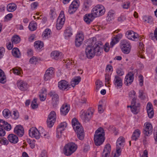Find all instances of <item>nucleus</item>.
I'll return each instance as SVG.
<instances>
[{
  "label": "nucleus",
  "instance_id": "59",
  "mask_svg": "<svg viewBox=\"0 0 157 157\" xmlns=\"http://www.w3.org/2000/svg\"><path fill=\"white\" fill-rule=\"evenodd\" d=\"M110 79V76L109 74H105V80L106 83L109 84V81Z\"/></svg>",
  "mask_w": 157,
  "mask_h": 157
},
{
  "label": "nucleus",
  "instance_id": "44",
  "mask_svg": "<svg viewBox=\"0 0 157 157\" xmlns=\"http://www.w3.org/2000/svg\"><path fill=\"white\" fill-rule=\"evenodd\" d=\"M56 113L54 111H51L49 114L48 119L52 120H56Z\"/></svg>",
  "mask_w": 157,
  "mask_h": 157
},
{
  "label": "nucleus",
  "instance_id": "56",
  "mask_svg": "<svg viewBox=\"0 0 157 157\" xmlns=\"http://www.w3.org/2000/svg\"><path fill=\"white\" fill-rule=\"evenodd\" d=\"M130 3L129 2H124L122 5V7L124 9H128L129 7Z\"/></svg>",
  "mask_w": 157,
  "mask_h": 157
},
{
  "label": "nucleus",
  "instance_id": "10",
  "mask_svg": "<svg viewBox=\"0 0 157 157\" xmlns=\"http://www.w3.org/2000/svg\"><path fill=\"white\" fill-rule=\"evenodd\" d=\"M144 134L147 136H150L152 132L153 127L152 124L146 122L144 124Z\"/></svg>",
  "mask_w": 157,
  "mask_h": 157
},
{
  "label": "nucleus",
  "instance_id": "11",
  "mask_svg": "<svg viewBox=\"0 0 157 157\" xmlns=\"http://www.w3.org/2000/svg\"><path fill=\"white\" fill-rule=\"evenodd\" d=\"M67 124L66 122L61 123L58 125L56 131V137L58 138H60L62 135V132L64 131L67 126Z\"/></svg>",
  "mask_w": 157,
  "mask_h": 157
},
{
  "label": "nucleus",
  "instance_id": "63",
  "mask_svg": "<svg viewBox=\"0 0 157 157\" xmlns=\"http://www.w3.org/2000/svg\"><path fill=\"white\" fill-rule=\"evenodd\" d=\"M6 125H5L3 128H4L7 131L10 130L11 129V125L7 122H6Z\"/></svg>",
  "mask_w": 157,
  "mask_h": 157
},
{
  "label": "nucleus",
  "instance_id": "27",
  "mask_svg": "<svg viewBox=\"0 0 157 157\" xmlns=\"http://www.w3.org/2000/svg\"><path fill=\"white\" fill-rule=\"evenodd\" d=\"M8 138L9 141L13 144H16L18 141V137L16 135L12 134H9Z\"/></svg>",
  "mask_w": 157,
  "mask_h": 157
},
{
  "label": "nucleus",
  "instance_id": "39",
  "mask_svg": "<svg viewBox=\"0 0 157 157\" xmlns=\"http://www.w3.org/2000/svg\"><path fill=\"white\" fill-rule=\"evenodd\" d=\"M10 71V73L12 72L15 75H21L22 70L20 68L15 67L11 70Z\"/></svg>",
  "mask_w": 157,
  "mask_h": 157
},
{
  "label": "nucleus",
  "instance_id": "4",
  "mask_svg": "<svg viewBox=\"0 0 157 157\" xmlns=\"http://www.w3.org/2000/svg\"><path fill=\"white\" fill-rule=\"evenodd\" d=\"M94 110L91 108H89L86 111H81L80 115L81 119L84 122L89 121L93 114Z\"/></svg>",
  "mask_w": 157,
  "mask_h": 157
},
{
  "label": "nucleus",
  "instance_id": "41",
  "mask_svg": "<svg viewBox=\"0 0 157 157\" xmlns=\"http://www.w3.org/2000/svg\"><path fill=\"white\" fill-rule=\"evenodd\" d=\"M143 20L144 22H147L150 24H151L153 21L152 17L150 16H144L143 17Z\"/></svg>",
  "mask_w": 157,
  "mask_h": 157
},
{
  "label": "nucleus",
  "instance_id": "38",
  "mask_svg": "<svg viewBox=\"0 0 157 157\" xmlns=\"http://www.w3.org/2000/svg\"><path fill=\"white\" fill-rule=\"evenodd\" d=\"M136 94L135 92L133 90L131 91L129 93V98H131L132 99V100L131 101V102H132V103H133L134 102L136 101Z\"/></svg>",
  "mask_w": 157,
  "mask_h": 157
},
{
  "label": "nucleus",
  "instance_id": "6",
  "mask_svg": "<svg viewBox=\"0 0 157 157\" xmlns=\"http://www.w3.org/2000/svg\"><path fill=\"white\" fill-rule=\"evenodd\" d=\"M120 47L122 52L124 54H128L131 51V46L129 41L125 40L121 41Z\"/></svg>",
  "mask_w": 157,
  "mask_h": 157
},
{
  "label": "nucleus",
  "instance_id": "51",
  "mask_svg": "<svg viewBox=\"0 0 157 157\" xmlns=\"http://www.w3.org/2000/svg\"><path fill=\"white\" fill-rule=\"evenodd\" d=\"M56 121V120H51L50 119H47V123L48 127L49 128L52 127Z\"/></svg>",
  "mask_w": 157,
  "mask_h": 157
},
{
  "label": "nucleus",
  "instance_id": "29",
  "mask_svg": "<svg viewBox=\"0 0 157 157\" xmlns=\"http://www.w3.org/2000/svg\"><path fill=\"white\" fill-rule=\"evenodd\" d=\"M51 33L52 32L50 29H46L44 31L42 35L43 39L45 40L50 37L51 36Z\"/></svg>",
  "mask_w": 157,
  "mask_h": 157
},
{
  "label": "nucleus",
  "instance_id": "64",
  "mask_svg": "<svg viewBox=\"0 0 157 157\" xmlns=\"http://www.w3.org/2000/svg\"><path fill=\"white\" fill-rule=\"evenodd\" d=\"M150 37L151 38L152 40H154L155 38L157 40V28L155 29L154 31V36H151Z\"/></svg>",
  "mask_w": 157,
  "mask_h": 157
},
{
  "label": "nucleus",
  "instance_id": "7",
  "mask_svg": "<svg viewBox=\"0 0 157 157\" xmlns=\"http://www.w3.org/2000/svg\"><path fill=\"white\" fill-rule=\"evenodd\" d=\"M29 136L32 137H34L37 139H39L40 136H44L46 134L43 133V132H41L40 131H39L36 128L32 127L29 130Z\"/></svg>",
  "mask_w": 157,
  "mask_h": 157
},
{
  "label": "nucleus",
  "instance_id": "17",
  "mask_svg": "<svg viewBox=\"0 0 157 157\" xmlns=\"http://www.w3.org/2000/svg\"><path fill=\"white\" fill-rule=\"evenodd\" d=\"M125 141V139L123 137H119L116 142V149L121 150L124 145Z\"/></svg>",
  "mask_w": 157,
  "mask_h": 157
},
{
  "label": "nucleus",
  "instance_id": "18",
  "mask_svg": "<svg viewBox=\"0 0 157 157\" xmlns=\"http://www.w3.org/2000/svg\"><path fill=\"white\" fill-rule=\"evenodd\" d=\"M133 74L131 72L128 73L126 75L125 78V84L128 86L130 85L133 82Z\"/></svg>",
  "mask_w": 157,
  "mask_h": 157
},
{
  "label": "nucleus",
  "instance_id": "49",
  "mask_svg": "<svg viewBox=\"0 0 157 157\" xmlns=\"http://www.w3.org/2000/svg\"><path fill=\"white\" fill-rule=\"evenodd\" d=\"M2 114L3 116L6 118H8L10 115V111L7 109H5L3 110L2 112Z\"/></svg>",
  "mask_w": 157,
  "mask_h": 157
},
{
  "label": "nucleus",
  "instance_id": "52",
  "mask_svg": "<svg viewBox=\"0 0 157 157\" xmlns=\"http://www.w3.org/2000/svg\"><path fill=\"white\" fill-rule=\"evenodd\" d=\"M116 73L118 76H122L124 74V72L121 68H118L116 70Z\"/></svg>",
  "mask_w": 157,
  "mask_h": 157
},
{
  "label": "nucleus",
  "instance_id": "58",
  "mask_svg": "<svg viewBox=\"0 0 157 157\" xmlns=\"http://www.w3.org/2000/svg\"><path fill=\"white\" fill-rule=\"evenodd\" d=\"M38 5V3L37 2H35L33 3L31 5V9L32 10H34L36 8Z\"/></svg>",
  "mask_w": 157,
  "mask_h": 157
},
{
  "label": "nucleus",
  "instance_id": "46",
  "mask_svg": "<svg viewBox=\"0 0 157 157\" xmlns=\"http://www.w3.org/2000/svg\"><path fill=\"white\" fill-rule=\"evenodd\" d=\"M40 59L36 57L33 56L29 59V62L32 64H36Z\"/></svg>",
  "mask_w": 157,
  "mask_h": 157
},
{
  "label": "nucleus",
  "instance_id": "3",
  "mask_svg": "<svg viewBox=\"0 0 157 157\" xmlns=\"http://www.w3.org/2000/svg\"><path fill=\"white\" fill-rule=\"evenodd\" d=\"M77 148V146L75 143H68L64 147L63 153L66 156H69L76 151Z\"/></svg>",
  "mask_w": 157,
  "mask_h": 157
},
{
  "label": "nucleus",
  "instance_id": "14",
  "mask_svg": "<svg viewBox=\"0 0 157 157\" xmlns=\"http://www.w3.org/2000/svg\"><path fill=\"white\" fill-rule=\"evenodd\" d=\"M84 39V36L82 32L79 33L76 36L75 45L77 47H80L82 44Z\"/></svg>",
  "mask_w": 157,
  "mask_h": 157
},
{
  "label": "nucleus",
  "instance_id": "26",
  "mask_svg": "<svg viewBox=\"0 0 157 157\" xmlns=\"http://www.w3.org/2000/svg\"><path fill=\"white\" fill-rule=\"evenodd\" d=\"M131 102V105H130L132 112L135 114L137 113L140 107V104L139 103L136 104V101L132 103Z\"/></svg>",
  "mask_w": 157,
  "mask_h": 157
},
{
  "label": "nucleus",
  "instance_id": "9",
  "mask_svg": "<svg viewBox=\"0 0 157 157\" xmlns=\"http://www.w3.org/2000/svg\"><path fill=\"white\" fill-rule=\"evenodd\" d=\"M79 6V2L78 0H74L70 5L68 9V12L70 14L75 13Z\"/></svg>",
  "mask_w": 157,
  "mask_h": 157
},
{
  "label": "nucleus",
  "instance_id": "20",
  "mask_svg": "<svg viewBox=\"0 0 157 157\" xmlns=\"http://www.w3.org/2000/svg\"><path fill=\"white\" fill-rule=\"evenodd\" d=\"M14 133L19 137H22L24 134V129L21 125H17L15 128L14 130Z\"/></svg>",
  "mask_w": 157,
  "mask_h": 157
},
{
  "label": "nucleus",
  "instance_id": "34",
  "mask_svg": "<svg viewBox=\"0 0 157 157\" xmlns=\"http://www.w3.org/2000/svg\"><path fill=\"white\" fill-rule=\"evenodd\" d=\"M62 53L58 51L52 52L51 54V56L53 59L57 60L60 58Z\"/></svg>",
  "mask_w": 157,
  "mask_h": 157
},
{
  "label": "nucleus",
  "instance_id": "48",
  "mask_svg": "<svg viewBox=\"0 0 157 157\" xmlns=\"http://www.w3.org/2000/svg\"><path fill=\"white\" fill-rule=\"evenodd\" d=\"M37 99L34 98L31 104V106L33 109H34L37 108L38 107V105L37 103Z\"/></svg>",
  "mask_w": 157,
  "mask_h": 157
},
{
  "label": "nucleus",
  "instance_id": "5",
  "mask_svg": "<svg viewBox=\"0 0 157 157\" xmlns=\"http://www.w3.org/2000/svg\"><path fill=\"white\" fill-rule=\"evenodd\" d=\"M105 11L104 6L98 4L93 8L91 13L94 17H97L103 15Z\"/></svg>",
  "mask_w": 157,
  "mask_h": 157
},
{
  "label": "nucleus",
  "instance_id": "57",
  "mask_svg": "<svg viewBox=\"0 0 157 157\" xmlns=\"http://www.w3.org/2000/svg\"><path fill=\"white\" fill-rule=\"evenodd\" d=\"M153 106L151 103H148L147 106V111L153 110Z\"/></svg>",
  "mask_w": 157,
  "mask_h": 157
},
{
  "label": "nucleus",
  "instance_id": "54",
  "mask_svg": "<svg viewBox=\"0 0 157 157\" xmlns=\"http://www.w3.org/2000/svg\"><path fill=\"white\" fill-rule=\"evenodd\" d=\"M64 33L65 34V36L66 37H70L72 35V33L69 29L66 30Z\"/></svg>",
  "mask_w": 157,
  "mask_h": 157
},
{
  "label": "nucleus",
  "instance_id": "12",
  "mask_svg": "<svg viewBox=\"0 0 157 157\" xmlns=\"http://www.w3.org/2000/svg\"><path fill=\"white\" fill-rule=\"evenodd\" d=\"M52 98V104L54 107L56 106L59 102V97L57 94L54 92H50L48 94Z\"/></svg>",
  "mask_w": 157,
  "mask_h": 157
},
{
  "label": "nucleus",
  "instance_id": "32",
  "mask_svg": "<svg viewBox=\"0 0 157 157\" xmlns=\"http://www.w3.org/2000/svg\"><path fill=\"white\" fill-rule=\"evenodd\" d=\"M81 78L80 76H77L73 78L71 82V85L74 87L76 85H78L80 82Z\"/></svg>",
  "mask_w": 157,
  "mask_h": 157
},
{
  "label": "nucleus",
  "instance_id": "55",
  "mask_svg": "<svg viewBox=\"0 0 157 157\" xmlns=\"http://www.w3.org/2000/svg\"><path fill=\"white\" fill-rule=\"evenodd\" d=\"M19 116V113L17 111H13L12 115L13 118L14 119H17Z\"/></svg>",
  "mask_w": 157,
  "mask_h": 157
},
{
  "label": "nucleus",
  "instance_id": "28",
  "mask_svg": "<svg viewBox=\"0 0 157 157\" xmlns=\"http://www.w3.org/2000/svg\"><path fill=\"white\" fill-rule=\"evenodd\" d=\"M65 20L64 11H61L57 18V22L64 24Z\"/></svg>",
  "mask_w": 157,
  "mask_h": 157
},
{
  "label": "nucleus",
  "instance_id": "45",
  "mask_svg": "<svg viewBox=\"0 0 157 157\" xmlns=\"http://www.w3.org/2000/svg\"><path fill=\"white\" fill-rule=\"evenodd\" d=\"M95 85L96 90L97 92L103 86L102 82L99 80H98L96 82Z\"/></svg>",
  "mask_w": 157,
  "mask_h": 157
},
{
  "label": "nucleus",
  "instance_id": "25",
  "mask_svg": "<svg viewBox=\"0 0 157 157\" xmlns=\"http://www.w3.org/2000/svg\"><path fill=\"white\" fill-rule=\"evenodd\" d=\"M70 110V107L67 104H63L60 109L61 115L63 116L66 115Z\"/></svg>",
  "mask_w": 157,
  "mask_h": 157
},
{
  "label": "nucleus",
  "instance_id": "42",
  "mask_svg": "<svg viewBox=\"0 0 157 157\" xmlns=\"http://www.w3.org/2000/svg\"><path fill=\"white\" fill-rule=\"evenodd\" d=\"M29 29L31 31H33L36 30L37 28V24L34 22H30L29 26Z\"/></svg>",
  "mask_w": 157,
  "mask_h": 157
},
{
  "label": "nucleus",
  "instance_id": "8",
  "mask_svg": "<svg viewBox=\"0 0 157 157\" xmlns=\"http://www.w3.org/2000/svg\"><path fill=\"white\" fill-rule=\"evenodd\" d=\"M53 67H51L46 71L44 76V80L45 81L49 80L53 77L55 73Z\"/></svg>",
  "mask_w": 157,
  "mask_h": 157
},
{
  "label": "nucleus",
  "instance_id": "15",
  "mask_svg": "<svg viewBox=\"0 0 157 157\" xmlns=\"http://www.w3.org/2000/svg\"><path fill=\"white\" fill-rule=\"evenodd\" d=\"M113 84L117 89L121 88L122 86L121 78L118 75H115L113 80Z\"/></svg>",
  "mask_w": 157,
  "mask_h": 157
},
{
  "label": "nucleus",
  "instance_id": "61",
  "mask_svg": "<svg viewBox=\"0 0 157 157\" xmlns=\"http://www.w3.org/2000/svg\"><path fill=\"white\" fill-rule=\"evenodd\" d=\"M121 150L116 149V153L114 154V155L112 157H118L121 155Z\"/></svg>",
  "mask_w": 157,
  "mask_h": 157
},
{
  "label": "nucleus",
  "instance_id": "40",
  "mask_svg": "<svg viewBox=\"0 0 157 157\" xmlns=\"http://www.w3.org/2000/svg\"><path fill=\"white\" fill-rule=\"evenodd\" d=\"M12 52L13 55L16 57L19 58L21 56L19 50L17 48H14L12 50Z\"/></svg>",
  "mask_w": 157,
  "mask_h": 157
},
{
  "label": "nucleus",
  "instance_id": "16",
  "mask_svg": "<svg viewBox=\"0 0 157 157\" xmlns=\"http://www.w3.org/2000/svg\"><path fill=\"white\" fill-rule=\"evenodd\" d=\"M17 85L19 89L22 91L27 90L29 87V85L27 83L22 80L18 81L17 83Z\"/></svg>",
  "mask_w": 157,
  "mask_h": 157
},
{
  "label": "nucleus",
  "instance_id": "30",
  "mask_svg": "<svg viewBox=\"0 0 157 157\" xmlns=\"http://www.w3.org/2000/svg\"><path fill=\"white\" fill-rule=\"evenodd\" d=\"M92 0H85L82 7L84 11H86L91 5Z\"/></svg>",
  "mask_w": 157,
  "mask_h": 157
},
{
  "label": "nucleus",
  "instance_id": "35",
  "mask_svg": "<svg viewBox=\"0 0 157 157\" xmlns=\"http://www.w3.org/2000/svg\"><path fill=\"white\" fill-rule=\"evenodd\" d=\"M115 12L114 11L112 10H110L108 13L107 17V20L108 21H111L114 19Z\"/></svg>",
  "mask_w": 157,
  "mask_h": 157
},
{
  "label": "nucleus",
  "instance_id": "60",
  "mask_svg": "<svg viewBox=\"0 0 157 157\" xmlns=\"http://www.w3.org/2000/svg\"><path fill=\"white\" fill-rule=\"evenodd\" d=\"M5 52V49L3 47H1L0 48V59L3 57Z\"/></svg>",
  "mask_w": 157,
  "mask_h": 157
},
{
  "label": "nucleus",
  "instance_id": "19",
  "mask_svg": "<svg viewBox=\"0 0 157 157\" xmlns=\"http://www.w3.org/2000/svg\"><path fill=\"white\" fill-rule=\"evenodd\" d=\"M126 35L127 38L129 39L132 40H135L139 38L138 34L132 31H128L126 32Z\"/></svg>",
  "mask_w": 157,
  "mask_h": 157
},
{
  "label": "nucleus",
  "instance_id": "47",
  "mask_svg": "<svg viewBox=\"0 0 157 157\" xmlns=\"http://www.w3.org/2000/svg\"><path fill=\"white\" fill-rule=\"evenodd\" d=\"M20 38L18 36H13L11 39V41L13 43L17 44L20 41Z\"/></svg>",
  "mask_w": 157,
  "mask_h": 157
},
{
  "label": "nucleus",
  "instance_id": "1",
  "mask_svg": "<svg viewBox=\"0 0 157 157\" xmlns=\"http://www.w3.org/2000/svg\"><path fill=\"white\" fill-rule=\"evenodd\" d=\"M101 43L95 44L93 47L88 45L85 49V53L87 57L89 59L93 58L95 55L99 56L101 55L102 49L100 48Z\"/></svg>",
  "mask_w": 157,
  "mask_h": 157
},
{
  "label": "nucleus",
  "instance_id": "24",
  "mask_svg": "<svg viewBox=\"0 0 157 157\" xmlns=\"http://www.w3.org/2000/svg\"><path fill=\"white\" fill-rule=\"evenodd\" d=\"M94 17L91 13L85 14L84 16V20L87 24H89L93 21Z\"/></svg>",
  "mask_w": 157,
  "mask_h": 157
},
{
  "label": "nucleus",
  "instance_id": "53",
  "mask_svg": "<svg viewBox=\"0 0 157 157\" xmlns=\"http://www.w3.org/2000/svg\"><path fill=\"white\" fill-rule=\"evenodd\" d=\"M0 143L2 144L6 145L8 144L9 142L6 138H3L0 140Z\"/></svg>",
  "mask_w": 157,
  "mask_h": 157
},
{
  "label": "nucleus",
  "instance_id": "50",
  "mask_svg": "<svg viewBox=\"0 0 157 157\" xmlns=\"http://www.w3.org/2000/svg\"><path fill=\"white\" fill-rule=\"evenodd\" d=\"M56 14L54 9H51L50 10V17L51 19H53L56 17Z\"/></svg>",
  "mask_w": 157,
  "mask_h": 157
},
{
  "label": "nucleus",
  "instance_id": "23",
  "mask_svg": "<svg viewBox=\"0 0 157 157\" xmlns=\"http://www.w3.org/2000/svg\"><path fill=\"white\" fill-rule=\"evenodd\" d=\"M122 34L121 33H119L116 35L115 37L113 38L112 41L110 43V47H113L115 44L119 41L120 39L122 38Z\"/></svg>",
  "mask_w": 157,
  "mask_h": 157
},
{
  "label": "nucleus",
  "instance_id": "36",
  "mask_svg": "<svg viewBox=\"0 0 157 157\" xmlns=\"http://www.w3.org/2000/svg\"><path fill=\"white\" fill-rule=\"evenodd\" d=\"M6 77L4 72L0 69V82L4 83L6 82Z\"/></svg>",
  "mask_w": 157,
  "mask_h": 157
},
{
  "label": "nucleus",
  "instance_id": "43",
  "mask_svg": "<svg viewBox=\"0 0 157 157\" xmlns=\"http://www.w3.org/2000/svg\"><path fill=\"white\" fill-rule=\"evenodd\" d=\"M44 44L43 42L39 41H36L34 44V46L36 48L40 49L43 46Z\"/></svg>",
  "mask_w": 157,
  "mask_h": 157
},
{
  "label": "nucleus",
  "instance_id": "13",
  "mask_svg": "<svg viewBox=\"0 0 157 157\" xmlns=\"http://www.w3.org/2000/svg\"><path fill=\"white\" fill-rule=\"evenodd\" d=\"M70 85L68 84L66 80H63L59 81L58 83V87L59 89L62 90H68L71 88Z\"/></svg>",
  "mask_w": 157,
  "mask_h": 157
},
{
  "label": "nucleus",
  "instance_id": "2",
  "mask_svg": "<svg viewBox=\"0 0 157 157\" xmlns=\"http://www.w3.org/2000/svg\"><path fill=\"white\" fill-rule=\"evenodd\" d=\"M72 124L73 129L77 133L78 138L80 140H83L84 137V130L77 120L76 118L73 119Z\"/></svg>",
  "mask_w": 157,
  "mask_h": 157
},
{
  "label": "nucleus",
  "instance_id": "33",
  "mask_svg": "<svg viewBox=\"0 0 157 157\" xmlns=\"http://www.w3.org/2000/svg\"><path fill=\"white\" fill-rule=\"evenodd\" d=\"M140 134V132L139 129H137L135 130L132 135V139L135 141L139 137Z\"/></svg>",
  "mask_w": 157,
  "mask_h": 157
},
{
  "label": "nucleus",
  "instance_id": "21",
  "mask_svg": "<svg viewBox=\"0 0 157 157\" xmlns=\"http://www.w3.org/2000/svg\"><path fill=\"white\" fill-rule=\"evenodd\" d=\"M104 136L94 135V140L95 144L96 146H100L104 141Z\"/></svg>",
  "mask_w": 157,
  "mask_h": 157
},
{
  "label": "nucleus",
  "instance_id": "22",
  "mask_svg": "<svg viewBox=\"0 0 157 157\" xmlns=\"http://www.w3.org/2000/svg\"><path fill=\"white\" fill-rule=\"evenodd\" d=\"M111 151L110 145L107 144L105 146L102 152V157H109Z\"/></svg>",
  "mask_w": 157,
  "mask_h": 157
},
{
  "label": "nucleus",
  "instance_id": "37",
  "mask_svg": "<svg viewBox=\"0 0 157 157\" xmlns=\"http://www.w3.org/2000/svg\"><path fill=\"white\" fill-rule=\"evenodd\" d=\"M94 135L104 136L105 132L103 129L101 127H100L98 128L96 130Z\"/></svg>",
  "mask_w": 157,
  "mask_h": 157
},
{
  "label": "nucleus",
  "instance_id": "62",
  "mask_svg": "<svg viewBox=\"0 0 157 157\" xmlns=\"http://www.w3.org/2000/svg\"><path fill=\"white\" fill-rule=\"evenodd\" d=\"M40 100L41 101H44L46 98V95L44 94H40L39 95Z\"/></svg>",
  "mask_w": 157,
  "mask_h": 157
},
{
  "label": "nucleus",
  "instance_id": "31",
  "mask_svg": "<svg viewBox=\"0 0 157 157\" xmlns=\"http://www.w3.org/2000/svg\"><path fill=\"white\" fill-rule=\"evenodd\" d=\"M17 5L14 3H10L7 6V10L9 12L14 11L17 9Z\"/></svg>",
  "mask_w": 157,
  "mask_h": 157
}]
</instances>
